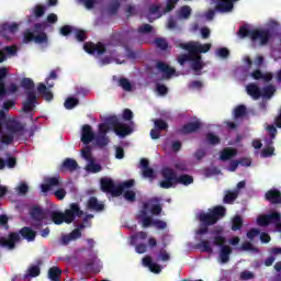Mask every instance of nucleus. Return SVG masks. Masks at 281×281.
<instances>
[{
	"label": "nucleus",
	"mask_w": 281,
	"mask_h": 281,
	"mask_svg": "<svg viewBox=\"0 0 281 281\" xmlns=\"http://www.w3.org/2000/svg\"><path fill=\"white\" fill-rule=\"evenodd\" d=\"M190 14H192V9L188 5L181 7L179 11L180 19H190Z\"/></svg>",
	"instance_id": "52"
},
{
	"label": "nucleus",
	"mask_w": 281,
	"mask_h": 281,
	"mask_svg": "<svg viewBox=\"0 0 281 281\" xmlns=\"http://www.w3.org/2000/svg\"><path fill=\"white\" fill-rule=\"evenodd\" d=\"M155 45L156 47H158V49H161L162 52H166V49H168V41H166V38L157 37L155 40Z\"/></svg>",
	"instance_id": "50"
},
{
	"label": "nucleus",
	"mask_w": 281,
	"mask_h": 281,
	"mask_svg": "<svg viewBox=\"0 0 281 281\" xmlns=\"http://www.w3.org/2000/svg\"><path fill=\"white\" fill-rule=\"evenodd\" d=\"M268 216V223L271 225V223H280L281 221V214L278 213V212H273V213H270V214H267Z\"/></svg>",
	"instance_id": "54"
},
{
	"label": "nucleus",
	"mask_w": 281,
	"mask_h": 281,
	"mask_svg": "<svg viewBox=\"0 0 281 281\" xmlns=\"http://www.w3.org/2000/svg\"><path fill=\"white\" fill-rule=\"evenodd\" d=\"M225 243H227V239L223 235H215L213 237V245L220 247V249L227 246Z\"/></svg>",
	"instance_id": "40"
},
{
	"label": "nucleus",
	"mask_w": 281,
	"mask_h": 281,
	"mask_svg": "<svg viewBox=\"0 0 281 281\" xmlns=\"http://www.w3.org/2000/svg\"><path fill=\"white\" fill-rule=\"evenodd\" d=\"M100 183L102 192H106L108 194H111V196H122V191L119 190V184L115 186L113 179L102 178Z\"/></svg>",
	"instance_id": "10"
},
{
	"label": "nucleus",
	"mask_w": 281,
	"mask_h": 281,
	"mask_svg": "<svg viewBox=\"0 0 281 281\" xmlns=\"http://www.w3.org/2000/svg\"><path fill=\"white\" fill-rule=\"evenodd\" d=\"M94 139H95V133H93V128L91 127V125L89 124L83 125L81 130L82 144L87 146L88 144H91V142Z\"/></svg>",
	"instance_id": "15"
},
{
	"label": "nucleus",
	"mask_w": 281,
	"mask_h": 281,
	"mask_svg": "<svg viewBox=\"0 0 281 281\" xmlns=\"http://www.w3.org/2000/svg\"><path fill=\"white\" fill-rule=\"evenodd\" d=\"M156 91H157L158 95H167L168 87H166V85L157 83Z\"/></svg>",
	"instance_id": "64"
},
{
	"label": "nucleus",
	"mask_w": 281,
	"mask_h": 281,
	"mask_svg": "<svg viewBox=\"0 0 281 281\" xmlns=\"http://www.w3.org/2000/svg\"><path fill=\"white\" fill-rule=\"evenodd\" d=\"M162 181H160V188L164 190H170L177 183L181 186H191L194 183V178L190 175L183 173L177 177V172L169 167H165L161 170Z\"/></svg>",
	"instance_id": "3"
},
{
	"label": "nucleus",
	"mask_w": 281,
	"mask_h": 281,
	"mask_svg": "<svg viewBox=\"0 0 281 281\" xmlns=\"http://www.w3.org/2000/svg\"><path fill=\"white\" fill-rule=\"evenodd\" d=\"M109 12L110 14H117L120 10V1H114L109 5Z\"/></svg>",
	"instance_id": "62"
},
{
	"label": "nucleus",
	"mask_w": 281,
	"mask_h": 281,
	"mask_svg": "<svg viewBox=\"0 0 281 281\" xmlns=\"http://www.w3.org/2000/svg\"><path fill=\"white\" fill-rule=\"evenodd\" d=\"M200 249L206 254H214V249L212 248V245H210V240L204 239L199 244Z\"/></svg>",
	"instance_id": "49"
},
{
	"label": "nucleus",
	"mask_w": 281,
	"mask_h": 281,
	"mask_svg": "<svg viewBox=\"0 0 281 281\" xmlns=\"http://www.w3.org/2000/svg\"><path fill=\"white\" fill-rule=\"evenodd\" d=\"M133 111L131 109H124L123 110V114H122V119L125 121V122H131V120H133Z\"/></svg>",
	"instance_id": "61"
},
{
	"label": "nucleus",
	"mask_w": 281,
	"mask_h": 281,
	"mask_svg": "<svg viewBox=\"0 0 281 281\" xmlns=\"http://www.w3.org/2000/svg\"><path fill=\"white\" fill-rule=\"evenodd\" d=\"M206 142L210 146H218L221 144V137L216 136V134L210 132L206 134Z\"/></svg>",
	"instance_id": "36"
},
{
	"label": "nucleus",
	"mask_w": 281,
	"mask_h": 281,
	"mask_svg": "<svg viewBox=\"0 0 281 281\" xmlns=\"http://www.w3.org/2000/svg\"><path fill=\"white\" fill-rule=\"evenodd\" d=\"M94 142L97 146H99L100 148H104V146H109V136L98 134L97 136H94Z\"/></svg>",
	"instance_id": "34"
},
{
	"label": "nucleus",
	"mask_w": 281,
	"mask_h": 281,
	"mask_svg": "<svg viewBox=\"0 0 281 281\" xmlns=\"http://www.w3.org/2000/svg\"><path fill=\"white\" fill-rule=\"evenodd\" d=\"M79 104H80V100H78L77 98L70 97V98L66 99L64 106L68 111H71V109H74L75 106H78Z\"/></svg>",
	"instance_id": "37"
},
{
	"label": "nucleus",
	"mask_w": 281,
	"mask_h": 281,
	"mask_svg": "<svg viewBox=\"0 0 281 281\" xmlns=\"http://www.w3.org/2000/svg\"><path fill=\"white\" fill-rule=\"evenodd\" d=\"M216 54L220 58H229V49L226 47L217 48Z\"/></svg>",
	"instance_id": "63"
},
{
	"label": "nucleus",
	"mask_w": 281,
	"mask_h": 281,
	"mask_svg": "<svg viewBox=\"0 0 281 281\" xmlns=\"http://www.w3.org/2000/svg\"><path fill=\"white\" fill-rule=\"evenodd\" d=\"M78 238H82V232H80L79 228H75L69 234L61 235L59 238V245H64L66 247L71 240H78Z\"/></svg>",
	"instance_id": "14"
},
{
	"label": "nucleus",
	"mask_w": 281,
	"mask_h": 281,
	"mask_svg": "<svg viewBox=\"0 0 281 281\" xmlns=\"http://www.w3.org/2000/svg\"><path fill=\"white\" fill-rule=\"evenodd\" d=\"M47 24L45 22L35 23L33 31L26 30L23 33V43L30 45V43L35 42L36 45H43L44 43H49L47 37Z\"/></svg>",
	"instance_id": "4"
},
{
	"label": "nucleus",
	"mask_w": 281,
	"mask_h": 281,
	"mask_svg": "<svg viewBox=\"0 0 281 281\" xmlns=\"http://www.w3.org/2000/svg\"><path fill=\"white\" fill-rule=\"evenodd\" d=\"M140 168L144 179H155V170L150 168V162L148 161V159H140Z\"/></svg>",
	"instance_id": "18"
},
{
	"label": "nucleus",
	"mask_w": 281,
	"mask_h": 281,
	"mask_svg": "<svg viewBox=\"0 0 281 281\" xmlns=\"http://www.w3.org/2000/svg\"><path fill=\"white\" fill-rule=\"evenodd\" d=\"M156 68L158 69V71H160L161 74H164L165 78H172V76H175L176 71L175 68L170 67L168 64L164 63V61H157L156 64Z\"/></svg>",
	"instance_id": "19"
},
{
	"label": "nucleus",
	"mask_w": 281,
	"mask_h": 281,
	"mask_svg": "<svg viewBox=\"0 0 281 281\" xmlns=\"http://www.w3.org/2000/svg\"><path fill=\"white\" fill-rule=\"evenodd\" d=\"M50 221H53L55 225H63V223H65V215L58 211H53L50 213Z\"/></svg>",
	"instance_id": "30"
},
{
	"label": "nucleus",
	"mask_w": 281,
	"mask_h": 281,
	"mask_svg": "<svg viewBox=\"0 0 281 281\" xmlns=\"http://www.w3.org/2000/svg\"><path fill=\"white\" fill-rule=\"evenodd\" d=\"M81 157L86 159V161H93V157L91 156V146L87 145L81 149Z\"/></svg>",
	"instance_id": "53"
},
{
	"label": "nucleus",
	"mask_w": 281,
	"mask_h": 281,
	"mask_svg": "<svg viewBox=\"0 0 281 281\" xmlns=\"http://www.w3.org/2000/svg\"><path fill=\"white\" fill-rule=\"evenodd\" d=\"M37 93H40V95H43L46 102H52V100H54V93H52V91L47 89V86L45 83H38Z\"/></svg>",
	"instance_id": "23"
},
{
	"label": "nucleus",
	"mask_w": 281,
	"mask_h": 281,
	"mask_svg": "<svg viewBox=\"0 0 281 281\" xmlns=\"http://www.w3.org/2000/svg\"><path fill=\"white\" fill-rule=\"evenodd\" d=\"M154 126L157 131H168V122L164 119H155Z\"/></svg>",
	"instance_id": "41"
},
{
	"label": "nucleus",
	"mask_w": 281,
	"mask_h": 281,
	"mask_svg": "<svg viewBox=\"0 0 281 281\" xmlns=\"http://www.w3.org/2000/svg\"><path fill=\"white\" fill-rule=\"evenodd\" d=\"M33 15L35 16V19H41L42 16H45V5L36 4L33 8Z\"/></svg>",
	"instance_id": "46"
},
{
	"label": "nucleus",
	"mask_w": 281,
	"mask_h": 281,
	"mask_svg": "<svg viewBox=\"0 0 281 281\" xmlns=\"http://www.w3.org/2000/svg\"><path fill=\"white\" fill-rule=\"evenodd\" d=\"M274 153H276V147L269 146L261 150V157L263 158L273 157Z\"/></svg>",
	"instance_id": "56"
},
{
	"label": "nucleus",
	"mask_w": 281,
	"mask_h": 281,
	"mask_svg": "<svg viewBox=\"0 0 281 281\" xmlns=\"http://www.w3.org/2000/svg\"><path fill=\"white\" fill-rule=\"evenodd\" d=\"M273 38V31L270 29H255L251 33V41L252 43H258L259 45L263 46L269 43Z\"/></svg>",
	"instance_id": "8"
},
{
	"label": "nucleus",
	"mask_w": 281,
	"mask_h": 281,
	"mask_svg": "<svg viewBox=\"0 0 281 281\" xmlns=\"http://www.w3.org/2000/svg\"><path fill=\"white\" fill-rule=\"evenodd\" d=\"M8 131H10V133H23V131H25V126L19 122H13L8 125Z\"/></svg>",
	"instance_id": "35"
},
{
	"label": "nucleus",
	"mask_w": 281,
	"mask_h": 281,
	"mask_svg": "<svg viewBox=\"0 0 281 281\" xmlns=\"http://www.w3.org/2000/svg\"><path fill=\"white\" fill-rule=\"evenodd\" d=\"M119 87H121L123 91H127V92L133 91V85L127 78H124V77L119 79Z\"/></svg>",
	"instance_id": "33"
},
{
	"label": "nucleus",
	"mask_w": 281,
	"mask_h": 281,
	"mask_svg": "<svg viewBox=\"0 0 281 281\" xmlns=\"http://www.w3.org/2000/svg\"><path fill=\"white\" fill-rule=\"evenodd\" d=\"M90 164L87 166L88 172L98 173L102 171V166L100 164H95L92 159V161H89Z\"/></svg>",
	"instance_id": "51"
},
{
	"label": "nucleus",
	"mask_w": 281,
	"mask_h": 281,
	"mask_svg": "<svg viewBox=\"0 0 281 281\" xmlns=\"http://www.w3.org/2000/svg\"><path fill=\"white\" fill-rule=\"evenodd\" d=\"M143 265L144 267H148L151 273H161V267L158 263L153 262V258L150 256L143 258Z\"/></svg>",
	"instance_id": "22"
},
{
	"label": "nucleus",
	"mask_w": 281,
	"mask_h": 281,
	"mask_svg": "<svg viewBox=\"0 0 281 281\" xmlns=\"http://www.w3.org/2000/svg\"><path fill=\"white\" fill-rule=\"evenodd\" d=\"M229 256H232V247L223 246L220 249V260L222 265H227V262H229Z\"/></svg>",
	"instance_id": "26"
},
{
	"label": "nucleus",
	"mask_w": 281,
	"mask_h": 281,
	"mask_svg": "<svg viewBox=\"0 0 281 281\" xmlns=\"http://www.w3.org/2000/svg\"><path fill=\"white\" fill-rule=\"evenodd\" d=\"M201 128H203V123H201V121L196 120V121L189 122V123L184 124L179 130V133H181V135H192V133H199V131H201Z\"/></svg>",
	"instance_id": "12"
},
{
	"label": "nucleus",
	"mask_w": 281,
	"mask_h": 281,
	"mask_svg": "<svg viewBox=\"0 0 281 281\" xmlns=\"http://www.w3.org/2000/svg\"><path fill=\"white\" fill-rule=\"evenodd\" d=\"M1 32H9V34H16V32H19V24L16 22L12 24L4 23L1 26Z\"/></svg>",
	"instance_id": "32"
},
{
	"label": "nucleus",
	"mask_w": 281,
	"mask_h": 281,
	"mask_svg": "<svg viewBox=\"0 0 281 281\" xmlns=\"http://www.w3.org/2000/svg\"><path fill=\"white\" fill-rule=\"evenodd\" d=\"M54 196H56L58 201H64L65 196H67V191L64 188H59L54 192Z\"/></svg>",
	"instance_id": "59"
},
{
	"label": "nucleus",
	"mask_w": 281,
	"mask_h": 281,
	"mask_svg": "<svg viewBox=\"0 0 281 281\" xmlns=\"http://www.w3.org/2000/svg\"><path fill=\"white\" fill-rule=\"evenodd\" d=\"M238 0H217V3L215 5L216 12H232L234 10V3H236Z\"/></svg>",
	"instance_id": "17"
},
{
	"label": "nucleus",
	"mask_w": 281,
	"mask_h": 281,
	"mask_svg": "<svg viewBox=\"0 0 281 281\" xmlns=\"http://www.w3.org/2000/svg\"><path fill=\"white\" fill-rule=\"evenodd\" d=\"M232 232H238L243 229V217L240 215H235L232 220Z\"/></svg>",
	"instance_id": "31"
},
{
	"label": "nucleus",
	"mask_w": 281,
	"mask_h": 281,
	"mask_svg": "<svg viewBox=\"0 0 281 281\" xmlns=\"http://www.w3.org/2000/svg\"><path fill=\"white\" fill-rule=\"evenodd\" d=\"M0 142L4 146H10L12 142H14V135L12 134H3V132L0 134Z\"/></svg>",
	"instance_id": "47"
},
{
	"label": "nucleus",
	"mask_w": 281,
	"mask_h": 281,
	"mask_svg": "<svg viewBox=\"0 0 281 281\" xmlns=\"http://www.w3.org/2000/svg\"><path fill=\"white\" fill-rule=\"evenodd\" d=\"M273 93H276V87L272 85L266 86L261 91V98H273Z\"/></svg>",
	"instance_id": "38"
},
{
	"label": "nucleus",
	"mask_w": 281,
	"mask_h": 281,
	"mask_svg": "<svg viewBox=\"0 0 281 281\" xmlns=\"http://www.w3.org/2000/svg\"><path fill=\"white\" fill-rule=\"evenodd\" d=\"M29 214L32 218L33 229H43V221L47 218V213L40 205H33L30 207Z\"/></svg>",
	"instance_id": "6"
},
{
	"label": "nucleus",
	"mask_w": 281,
	"mask_h": 281,
	"mask_svg": "<svg viewBox=\"0 0 281 281\" xmlns=\"http://www.w3.org/2000/svg\"><path fill=\"white\" fill-rule=\"evenodd\" d=\"M181 49L186 52H195L198 54H207L212 49V44H196L193 42L180 44Z\"/></svg>",
	"instance_id": "11"
},
{
	"label": "nucleus",
	"mask_w": 281,
	"mask_h": 281,
	"mask_svg": "<svg viewBox=\"0 0 281 281\" xmlns=\"http://www.w3.org/2000/svg\"><path fill=\"white\" fill-rule=\"evenodd\" d=\"M135 186V180L130 179L119 184V190H121V194H124L126 190L133 188Z\"/></svg>",
	"instance_id": "43"
},
{
	"label": "nucleus",
	"mask_w": 281,
	"mask_h": 281,
	"mask_svg": "<svg viewBox=\"0 0 281 281\" xmlns=\"http://www.w3.org/2000/svg\"><path fill=\"white\" fill-rule=\"evenodd\" d=\"M60 186V179L56 177H50L45 179V183L41 184L42 192L46 193L52 190V188H58Z\"/></svg>",
	"instance_id": "20"
},
{
	"label": "nucleus",
	"mask_w": 281,
	"mask_h": 281,
	"mask_svg": "<svg viewBox=\"0 0 281 281\" xmlns=\"http://www.w3.org/2000/svg\"><path fill=\"white\" fill-rule=\"evenodd\" d=\"M63 214H64V223H66L67 225H71V223L76 221V216L77 218H81L85 212L80 210V205H78V203H71L69 209L66 210Z\"/></svg>",
	"instance_id": "9"
},
{
	"label": "nucleus",
	"mask_w": 281,
	"mask_h": 281,
	"mask_svg": "<svg viewBox=\"0 0 281 281\" xmlns=\"http://www.w3.org/2000/svg\"><path fill=\"white\" fill-rule=\"evenodd\" d=\"M21 236L27 243H34L36 240V231L32 229V227L24 226L19 233L11 232L8 237L0 236V247H5L9 251H12V249H15L16 243H21Z\"/></svg>",
	"instance_id": "2"
},
{
	"label": "nucleus",
	"mask_w": 281,
	"mask_h": 281,
	"mask_svg": "<svg viewBox=\"0 0 281 281\" xmlns=\"http://www.w3.org/2000/svg\"><path fill=\"white\" fill-rule=\"evenodd\" d=\"M21 87L27 91H34V81L30 78H23L21 81Z\"/></svg>",
	"instance_id": "45"
},
{
	"label": "nucleus",
	"mask_w": 281,
	"mask_h": 281,
	"mask_svg": "<svg viewBox=\"0 0 281 281\" xmlns=\"http://www.w3.org/2000/svg\"><path fill=\"white\" fill-rule=\"evenodd\" d=\"M109 126H111V125L108 123L106 120H105V123H100L99 124V135L106 136V133H109V130H110Z\"/></svg>",
	"instance_id": "58"
},
{
	"label": "nucleus",
	"mask_w": 281,
	"mask_h": 281,
	"mask_svg": "<svg viewBox=\"0 0 281 281\" xmlns=\"http://www.w3.org/2000/svg\"><path fill=\"white\" fill-rule=\"evenodd\" d=\"M265 199L272 205H281V192L278 189H270L267 191Z\"/></svg>",
	"instance_id": "16"
},
{
	"label": "nucleus",
	"mask_w": 281,
	"mask_h": 281,
	"mask_svg": "<svg viewBox=\"0 0 281 281\" xmlns=\"http://www.w3.org/2000/svg\"><path fill=\"white\" fill-rule=\"evenodd\" d=\"M76 40L79 43H85V41H87V31H85V30H77L76 31Z\"/></svg>",
	"instance_id": "57"
},
{
	"label": "nucleus",
	"mask_w": 281,
	"mask_h": 281,
	"mask_svg": "<svg viewBox=\"0 0 281 281\" xmlns=\"http://www.w3.org/2000/svg\"><path fill=\"white\" fill-rule=\"evenodd\" d=\"M226 214L227 209L223 205H216L207 213H199L198 220L200 222V228L196 234L199 236L207 234V232H210L209 227H212V225H216L217 221H221V218L225 217Z\"/></svg>",
	"instance_id": "1"
},
{
	"label": "nucleus",
	"mask_w": 281,
	"mask_h": 281,
	"mask_svg": "<svg viewBox=\"0 0 281 281\" xmlns=\"http://www.w3.org/2000/svg\"><path fill=\"white\" fill-rule=\"evenodd\" d=\"M191 60V53L189 54H182L178 57L179 65L183 66L186 63H190Z\"/></svg>",
	"instance_id": "60"
},
{
	"label": "nucleus",
	"mask_w": 281,
	"mask_h": 281,
	"mask_svg": "<svg viewBox=\"0 0 281 281\" xmlns=\"http://www.w3.org/2000/svg\"><path fill=\"white\" fill-rule=\"evenodd\" d=\"M247 115V108L245 105H238L234 110L235 120H239V117H245Z\"/></svg>",
	"instance_id": "44"
},
{
	"label": "nucleus",
	"mask_w": 281,
	"mask_h": 281,
	"mask_svg": "<svg viewBox=\"0 0 281 281\" xmlns=\"http://www.w3.org/2000/svg\"><path fill=\"white\" fill-rule=\"evenodd\" d=\"M238 155V150L234 148L226 147L220 154L221 161H229V159L236 157Z\"/></svg>",
	"instance_id": "24"
},
{
	"label": "nucleus",
	"mask_w": 281,
	"mask_h": 281,
	"mask_svg": "<svg viewBox=\"0 0 281 281\" xmlns=\"http://www.w3.org/2000/svg\"><path fill=\"white\" fill-rule=\"evenodd\" d=\"M106 122L110 126H112L115 135H117L119 137L124 138L133 133V128H131L128 124L120 122L117 116H109L106 119Z\"/></svg>",
	"instance_id": "5"
},
{
	"label": "nucleus",
	"mask_w": 281,
	"mask_h": 281,
	"mask_svg": "<svg viewBox=\"0 0 281 281\" xmlns=\"http://www.w3.org/2000/svg\"><path fill=\"white\" fill-rule=\"evenodd\" d=\"M63 170H68L69 172H74L78 170V161L74 158H66L61 164Z\"/></svg>",
	"instance_id": "25"
},
{
	"label": "nucleus",
	"mask_w": 281,
	"mask_h": 281,
	"mask_svg": "<svg viewBox=\"0 0 281 281\" xmlns=\"http://www.w3.org/2000/svg\"><path fill=\"white\" fill-rule=\"evenodd\" d=\"M111 45L115 47V45L117 44H113V42L106 44L102 42H99L97 44H94L93 42H87L83 44V49L85 52H87V54H98V56H102L103 54H106V52H109Z\"/></svg>",
	"instance_id": "7"
},
{
	"label": "nucleus",
	"mask_w": 281,
	"mask_h": 281,
	"mask_svg": "<svg viewBox=\"0 0 281 281\" xmlns=\"http://www.w3.org/2000/svg\"><path fill=\"white\" fill-rule=\"evenodd\" d=\"M252 32H254V30H249V27H247V25H243L239 27L238 36H239V38H247V36H249V38L251 40Z\"/></svg>",
	"instance_id": "42"
},
{
	"label": "nucleus",
	"mask_w": 281,
	"mask_h": 281,
	"mask_svg": "<svg viewBox=\"0 0 281 281\" xmlns=\"http://www.w3.org/2000/svg\"><path fill=\"white\" fill-rule=\"evenodd\" d=\"M41 276V267L31 266L27 269V272L23 276V280H27V278H38Z\"/></svg>",
	"instance_id": "28"
},
{
	"label": "nucleus",
	"mask_w": 281,
	"mask_h": 281,
	"mask_svg": "<svg viewBox=\"0 0 281 281\" xmlns=\"http://www.w3.org/2000/svg\"><path fill=\"white\" fill-rule=\"evenodd\" d=\"M236 199H238V192L227 191L223 199V203H226V204L234 203V201H236Z\"/></svg>",
	"instance_id": "39"
},
{
	"label": "nucleus",
	"mask_w": 281,
	"mask_h": 281,
	"mask_svg": "<svg viewBox=\"0 0 281 281\" xmlns=\"http://www.w3.org/2000/svg\"><path fill=\"white\" fill-rule=\"evenodd\" d=\"M267 131L270 136V145L273 144V139H276V135H278V128H276V125H268Z\"/></svg>",
	"instance_id": "55"
},
{
	"label": "nucleus",
	"mask_w": 281,
	"mask_h": 281,
	"mask_svg": "<svg viewBox=\"0 0 281 281\" xmlns=\"http://www.w3.org/2000/svg\"><path fill=\"white\" fill-rule=\"evenodd\" d=\"M88 210H94L95 212H102L104 210V204L98 201V198L91 196L88 200Z\"/></svg>",
	"instance_id": "27"
},
{
	"label": "nucleus",
	"mask_w": 281,
	"mask_h": 281,
	"mask_svg": "<svg viewBox=\"0 0 281 281\" xmlns=\"http://www.w3.org/2000/svg\"><path fill=\"white\" fill-rule=\"evenodd\" d=\"M37 100L38 99L36 98V92L27 91L26 101L22 103V111H24V113H30L31 111H34V106L36 105Z\"/></svg>",
	"instance_id": "13"
},
{
	"label": "nucleus",
	"mask_w": 281,
	"mask_h": 281,
	"mask_svg": "<svg viewBox=\"0 0 281 281\" xmlns=\"http://www.w3.org/2000/svg\"><path fill=\"white\" fill-rule=\"evenodd\" d=\"M247 94L252 98V100H260L262 98V90L256 83H249L246 87Z\"/></svg>",
	"instance_id": "21"
},
{
	"label": "nucleus",
	"mask_w": 281,
	"mask_h": 281,
	"mask_svg": "<svg viewBox=\"0 0 281 281\" xmlns=\"http://www.w3.org/2000/svg\"><path fill=\"white\" fill-rule=\"evenodd\" d=\"M123 196L125 201H128L130 203H135V201H137V194L133 190L124 191Z\"/></svg>",
	"instance_id": "48"
},
{
	"label": "nucleus",
	"mask_w": 281,
	"mask_h": 281,
	"mask_svg": "<svg viewBox=\"0 0 281 281\" xmlns=\"http://www.w3.org/2000/svg\"><path fill=\"white\" fill-rule=\"evenodd\" d=\"M60 276H63V270H60V268L58 267H52L48 270V278L52 281H59L60 280Z\"/></svg>",
	"instance_id": "29"
}]
</instances>
